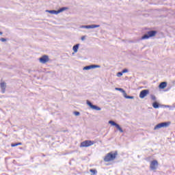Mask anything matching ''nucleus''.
Returning a JSON list of instances; mask_svg holds the SVG:
<instances>
[{
	"label": "nucleus",
	"instance_id": "obj_1",
	"mask_svg": "<svg viewBox=\"0 0 175 175\" xmlns=\"http://www.w3.org/2000/svg\"><path fill=\"white\" fill-rule=\"evenodd\" d=\"M118 152L116 151L114 153L113 152H111L108 153L104 158L105 162H110L111 161H114L116 158H117Z\"/></svg>",
	"mask_w": 175,
	"mask_h": 175
},
{
	"label": "nucleus",
	"instance_id": "obj_2",
	"mask_svg": "<svg viewBox=\"0 0 175 175\" xmlns=\"http://www.w3.org/2000/svg\"><path fill=\"white\" fill-rule=\"evenodd\" d=\"M155 35H157V31L152 30L148 31L147 34H144L141 39L142 40H144L146 39H149V38H152V36H155Z\"/></svg>",
	"mask_w": 175,
	"mask_h": 175
},
{
	"label": "nucleus",
	"instance_id": "obj_3",
	"mask_svg": "<svg viewBox=\"0 0 175 175\" xmlns=\"http://www.w3.org/2000/svg\"><path fill=\"white\" fill-rule=\"evenodd\" d=\"M170 122H161L156 125L154 129L157 131V129H161V128H167V126H170Z\"/></svg>",
	"mask_w": 175,
	"mask_h": 175
},
{
	"label": "nucleus",
	"instance_id": "obj_4",
	"mask_svg": "<svg viewBox=\"0 0 175 175\" xmlns=\"http://www.w3.org/2000/svg\"><path fill=\"white\" fill-rule=\"evenodd\" d=\"M94 144H95L94 141L85 140L81 143L80 147H91V146H94Z\"/></svg>",
	"mask_w": 175,
	"mask_h": 175
},
{
	"label": "nucleus",
	"instance_id": "obj_5",
	"mask_svg": "<svg viewBox=\"0 0 175 175\" xmlns=\"http://www.w3.org/2000/svg\"><path fill=\"white\" fill-rule=\"evenodd\" d=\"M157 167H158V161L153 160L150 162V168L151 170H157Z\"/></svg>",
	"mask_w": 175,
	"mask_h": 175
},
{
	"label": "nucleus",
	"instance_id": "obj_6",
	"mask_svg": "<svg viewBox=\"0 0 175 175\" xmlns=\"http://www.w3.org/2000/svg\"><path fill=\"white\" fill-rule=\"evenodd\" d=\"M149 94H150V90H144L140 92L139 98L141 99H144V98H146V96H147V95H148Z\"/></svg>",
	"mask_w": 175,
	"mask_h": 175
},
{
	"label": "nucleus",
	"instance_id": "obj_7",
	"mask_svg": "<svg viewBox=\"0 0 175 175\" xmlns=\"http://www.w3.org/2000/svg\"><path fill=\"white\" fill-rule=\"evenodd\" d=\"M87 105H89L91 109H92L93 110H97V111H100V110H102V108H100L96 105H92V103H91L90 100H87Z\"/></svg>",
	"mask_w": 175,
	"mask_h": 175
},
{
	"label": "nucleus",
	"instance_id": "obj_8",
	"mask_svg": "<svg viewBox=\"0 0 175 175\" xmlns=\"http://www.w3.org/2000/svg\"><path fill=\"white\" fill-rule=\"evenodd\" d=\"M39 61L41 64H46V62H49V61H50V58H49V55H44L39 59Z\"/></svg>",
	"mask_w": 175,
	"mask_h": 175
},
{
	"label": "nucleus",
	"instance_id": "obj_9",
	"mask_svg": "<svg viewBox=\"0 0 175 175\" xmlns=\"http://www.w3.org/2000/svg\"><path fill=\"white\" fill-rule=\"evenodd\" d=\"M96 68H100V66L99 65L86 66L83 68V70H90V69H95Z\"/></svg>",
	"mask_w": 175,
	"mask_h": 175
},
{
	"label": "nucleus",
	"instance_id": "obj_10",
	"mask_svg": "<svg viewBox=\"0 0 175 175\" xmlns=\"http://www.w3.org/2000/svg\"><path fill=\"white\" fill-rule=\"evenodd\" d=\"M0 87H1V89L2 94H5V91H6V83L1 82L0 83Z\"/></svg>",
	"mask_w": 175,
	"mask_h": 175
},
{
	"label": "nucleus",
	"instance_id": "obj_11",
	"mask_svg": "<svg viewBox=\"0 0 175 175\" xmlns=\"http://www.w3.org/2000/svg\"><path fill=\"white\" fill-rule=\"evenodd\" d=\"M100 25H86V29H92L94 28H99Z\"/></svg>",
	"mask_w": 175,
	"mask_h": 175
},
{
	"label": "nucleus",
	"instance_id": "obj_12",
	"mask_svg": "<svg viewBox=\"0 0 175 175\" xmlns=\"http://www.w3.org/2000/svg\"><path fill=\"white\" fill-rule=\"evenodd\" d=\"M166 85H167V83L161 82L159 85V88H161V90H163V88H166Z\"/></svg>",
	"mask_w": 175,
	"mask_h": 175
},
{
	"label": "nucleus",
	"instance_id": "obj_13",
	"mask_svg": "<svg viewBox=\"0 0 175 175\" xmlns=\"http://www.w3.org/2000/svg\"><path fill=\"white\" fill-rule=\"evenodd\" d=\"M80 46V44H77L76 45H75L73 47H72V50L75 53H77L78 50H79V47Z\"/></svg>",
	"mask_w": 175,
	"mask_h": 175
},
{
	"label": "nucleus",
	"instance_id": "obj_14",
	"mask_svg": "<svg viewBox=\"0 0 175 175\" xmlns=\"http://www.w3.org/2000/svg\"><path fill=\"white\" fill-rule=\"evenodd\" d=\"M115 126L117 129V130L119 131V132H120V133H124V130H122V128H121V126H120V124L116 123V125Z\"/></svg>",
	"mask_w": 175,
	"mask_h": 175
},
{
	"label": "nucleus",
	"instance_id": "obj_15",
	"mask_svg": "<svg viewBox=\"0 0 175 175\" xmlns=\"http://www.w3.org/2000/svg\"><path fill=\"white\" fill-rule=\"evenodd\" d=\"M49 13H51V14H59L58 10H46Z\"/></svg>",
	"mask_w": 175,
	"mask_h": 175
},
{
	"label": "nucleus",
	"instance_id": "obj_16",
	"mask_svg": "<svg viewBox=\"0 0 175 175\" xmlns=\"http://www.w3.org/2000/svg\"><path fill=\"white\" fill-rule=\"evenodd\" d=\"M152 107L154 109H159V103L154 102L152 103Z\"/></svg>",
	"mask_w": 175,
	"mask_h": 175
},
{
	"label": "nucleus",
	"instance_id": "obj_17",
	"mask_svg": "<svg viewBox=\"0 0 175 175\" xmlns=\"http://www.w3.org/2000/svg\"><path fill=\"white\" fill-rule=\"evenodd\" d=\"M68 10V8L66 7H63L62 8H60L59 10H57L58 13H61L62 12H65V10Z\"/></svg>",
	"mask_w": 175,
	"mask_h": 175
},
{
	"label": "nucleus",
	"instance_id": "obj_18",
	"mask_svg": "<svg viewBox=\"0 0 175 175\" xmlns=\"http://www.w3.org/2000/svg\"><path fill=\"white\" fill-rule=\"evenodd\" d=\"M23 144L21 142L12 144L11 147H17V146H21Z\"/></svg>",
	"mask_w": 175,
	"mask_h": 175
},
{
	"label": "nucleus",
	"instance_id": "obj_19",
	"mask_svg": "<svg viewBox=\"0 0 175 175\" xmlns=\"http://www.w3.org/2000/svg\"><path fill=\"white\" fill-rule=\"evenodd\" d=\"M90 172L92 173L93 175H96L98 174V171L96 170H90Z\"/></svg>",
	"mask_w": 175,
	"mask_h": 175
},
{
	"label": "nucleus",
	"instance_id": "obj_20",
	"mask_svg": "<svg viewBox=\"0 0 175 175\" xmlns=\"http://www.w3.org/2000/svg\"><path fill=\"white\" fill-rule=\"evenodd\" d=\"M109 124H110L111 125H112V126H116V122L113 121V120H109Z\"/></svg>",
	"mask_w": 175,
	"mask_h": 175
},
{
	"label": "nucleus",
	"instance_id": "obj_21",
	"mask_svg": "<svg viewBox=\"0 0 175 175\" xmlns=\"http://www.w3.org/2000/svg\"><path fill=\"white\" fill-rule=\"evenodd\" d=\"M115 90H116V91H120V92H125V90H124V89H122V88H115Z\"/></svg>",
	"mask_w": 175,
	"mask_h": 175
},
{
	"label": "nucleus",
	"instance_id": "obj_22",
	"mask_svg": "<svg viewBox=\"0 0 175 175\" xmlns=\"http://www.w3.org/2000/svg\"><path fill=\"white\" fill-rule=\"evenodd\" d=\"M122 75H124L122 72H119L117 73V77H121V76H122Z\"/></svg>",
	"mask_w": 175,
	"mask_h": 175
},
{
	"label": "nucleus",
	"instance_id": "obj_23",
	"mask_svg": "<svg viewBox=\"0 0 175 175\" xmlns=\"http://www.w3.org/2000/svg\"><path fill=\"white\" fill-rule=\"evenodd\" d=\"M126 99H135V96H128L126 97Z\"/></svg>",
	"mask_w": 175,
	"mask_h": 175
},
{
	"label": "nucleus",
	"instance_id": "obj_24",
	"mask_svg": "<svg viewBox=\"0 0 175 175\" xmlns=\"http://www.w3.org/2000/svg\"><path fill=\"white\" fill-rule=\"evenodd\" d=\"M128 72H129L128 69L125 68V69L122 70V73H123V74L128 73Z\"/></svg>",
	"mask_w": 175,
	"mask_h": 175
},
{
	"label": "nucleus",
	"instance_id": "obj_25",
	"mask_svg": "<svg viewBox=\"0 0 175 175\" xmlns=\"http://www.w3.org/2000/svg\"><path fill=\"white\" fill-rule=\"evenodd\" d=\"M151 99H152V100H157V97H155V96H154V95H152Z\"/></svg>",
	"mask_w": 175,
	"mask_h": 175
},
{
	"label": "nucleus",
	"instance_id": "obj_26",
	"mask_svg": "<svg viewBox=\"0 0 175 175\" xmlns=\"http://www.w3.org/2000/svg\"><path fill=\"white\" fill-rule=\"evenodd\" d=\"M123 96H124L126 99V97L128 96V94H126V92L124 91V92H122Z\"/></svg>",
	"mask_w": 175,
	"mask_h": 175
},
{
	"label": "nucleus",
	"instance_id": "obj_27",
	"mask_svg": "<svg viewBox=\"0 0 175 175\" xmlns=\"http://www.w3.org/2000/svg\"><path fill=\"white\" fill-rule=\"evenodd\" d=\"M75 116H80V112L79 111H75L74 112Z\"/></svg>",
	"mask_w": 175,
	"mask_h": 175
},
{
	"label": "nucleus",
	"instance_id": "obj_28",
	"mask_svg": "<svg viewBox=\"0 0 175 175\" xmlns=\"http://www.w3.org/2000/svg\"><path fill=\"white\" fill-rule=\"evenodd\" d=\"M1 42H6V38H0Z\"/></svg>",
	"mask_w": 175,
	"mask_h": 175
},
{
	"label": "nucleus",
	"instance_id": "obj_29",
	"mask_svg": "<svg viewBox=\"0 0 175 175\" xmlns=\"http://www.w3.org/2000/svg\"><path fill=\"white\" fill-rule=\"evenodd\" d=\"M79 28H81V29H83V28L87 29V25H81V26L79 27Z\"/></svg>",
	"mask_w": 175,
	"mask_h": 175
},
{
	"label": "nucleus",
	"instance_id": "obj_30",
	"mask_svg": "<svg viewBox=\"0 0 175 175\" xmlns=\"http://www.w3.org/2000/svg\"><path fill=\"white\" fill-rule=\"evenodd\" d=\"M85 39V36L81 37V40H84Z\"/></svg>",
	"mask_w": 175,
	"mask_h": 175
},
{
	"label": "nucleus",
	"instance_id": "obj_31",
	"mask_svg": "<svg viewBox=\"0 0 175 175\" xmlns=\"http://www.w3.org/2000/svg\"><path fill=\"white\" fill-rule=\"evenodd\" d=\"M0 35H3V33H2L1 31H0Z\"/></svg>",
	"mask_w": 175,
	"mask_h": 175
},
{
	"label": "nucleus",
	"instance_id": "obj_32",
	"mask_svg": "<svg viewBox=\"0 0 175 175\" xmlns=\"http://www.w3.org/2000/svg\"><path fill=\"white\" fill-rule=\"evenodd\" d=\"M165 107H170V106H169V105H166V106H165Z\"/></svg>",
	"mask_w": 175,
	"mask_h": 175
}]
</instances>
